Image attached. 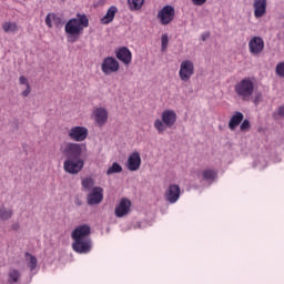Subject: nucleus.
Wrapping results in <instances>:
<instances>
[{"mask_svg":"<svg viewBox=\"0 0 284 284\" xmlns=\"http://www.w3.org/2000/svg\"><path fill=\"white\" fill-rule=\"evenodd\" d=\"M90 234H92V229L88 224L79 225L72 231L73 252H77V254H88L92 250V240L89 237Z\"/></svg>","mask_w":284,"mask_h":284,"instance_id":"obj_1","label":"nucleus"},{"mask_svg":"<svg viewBox=\"0 0 284 284\" xmlns=\"http://www.w3.org/2000/svg\"><path fill=\"white\" fill-rule=\"evenodd\" d=\"M85 28H90V19L85 13H77V18L68 20L64 26L68 43H77Z\"/></svg>","mask_w":284,"mask_h":284,"instance_id":"obj_2","label":"nucleus"},{"mask_svg":"<svg viewBox=\"0 0 284 284\" xmlns=\"http://www.w3.org/2000/svg\"><path fill=\"white\" fill-rule=\"evenodd\" d=\"M176 119V112L172 109H166L162 112L161 119H156L153 125L159 134H163L165 130L174 128Z\"/></svg>","mask_w":284,"mask_h":284,"instance_id":"obj_3","label":"nucleus"},{"mask_svg":"<svg viewBox=\"0 0 284 284\" xmlns=\"http://www.w3.org/2000/svg\"><path fill=\"white\" fill-rule=\"evenodd\" d=\"M236 97L244 102L251 101L254 94V79L244 78L234 85Z\"/></svg>","mask_w":284,"mask_h":284,"instance_id":"obj_4","label":"nucleus"},{"mask_svg":"<svg viewBox=\"0 0 284 284\" xmlns=\"http://www.w3.org/2000/svg\"><path fill=\"white\" fill-rule=\"evenodd\" d=\"M83 150H85V145L77 142H67L64 146L61 148L62 154H64L67 159H81Z\"/></svg>","mask_w":284,"mask_h":284,"instance_id":"obj_5","label":"nucleus"},{"mask_svg":"<svg viewBox=\"0 0 284 284\" xmlns=\"http://www.w3.org/2000/svg\"><path fill=\"white\" fill-rule=\"evenodd\" d=\"M85 162L81 158H67L63 163V170L67 174H79L83 170Z\"/></svg>","mask_w":284,"mask_h":284,"instance_id":"obj_6","label":"nucleus"},{"mask_svg":"<svg viewBox=\"0 0 284 284\" xmlns=\"http://www.w3.org/2000/svg\"><path fill=\"white\" fill-rule=\"evenodd\" d=\"M101 70L105 74V77H110V74H115L121 70V64L114 57H106L102 60Z\"/></svg>","mask_w":284,"mask_h":284,"instance_id":"obj_7","label":"nucleus"},{"mask_svg":"<svg viewBox=\"0 0 284 284\" xmlns=\"http://www.w3.org/2000/svg\"><path fill=\"white\" fill-rule=\"evenodd\" d=\"M176 17V11L174 7L166 4L158 12V19L161 26H170L174 18Z\"/></svg>","mask_w":284,"mask_h":284,"instance_id":"obj_8","label":"nucleus"},{"mask_svg":"<svg viewBox=\"0 0 284 284\" xmlns=\"http://www.w3.org/2000/svg\"><path fill=\"white\" fill-rule=\"evenodd\" d=\"M179 77L184 83L190 81L192 77H194V62L191 60H183L180 64Z\"/></svg>","mask_w":284,"mask_h":284,"instance_id":"obj_9","label":"nucleus"},{"mask_svg":"<svg viewBox=\"0 0 284 284\" xmlns=\"http://www.w3.org/2000/svg\"><path fill=\"white\" fill-rule=\"evenodd\" d=\"M90 132L88 131V128L85 126H72L68 131V136L71 141H74L75 143H82V141H85L88 139Z\"/></svg>","mask_w":284,"mask_h":284,"instance_id":"obj_10","label":"nucleus"},{"mask_svg":"<svg viewBox=\"0 0 284 284\" xmlns=\"http://www.w3.org/2000/svg\"><path fill=\"white\" fill-rule=\"evenodd\" d=\"M265 50V41L258 36H254L248 41V52L252 57H261V53Z\"/></svg>","mask_w":284,"mask_h":284,"instance_id":"obj_11","label":"nucleus"},{"mask_svg":"<svg viewBox=\"0 0 284 284\" xmlns=\"http://www.w3.org/2000/svg\"><path fill=\"white\" fill-rule=\"evenodd\" d=\"M87 203L88 205H99L100 203H103V187H93L87 196Z\"/></svg>","mask_w":284,"mask_h":284,"instance_id":"obj_12","label":"nucleus"},{"mask_svg":"<svg viewBox=\"0 0 284 284\" xmlns=\"http://www.w3.org/2000/svg\"><path fill=\"white\" fill-rule=\"evenodd\" d=\"M164 199L165 201H168V203H176V201L181 199V186H179L178 184L169 185L164 193Z\"/></svg>","mask_w":284,"mask_h":284,"instance_id":"obj_13","label":"nucleus"},{"mask_svg":"<svg viewBox=\"0 0 284 284\" xmlns=\"http://www.w3.org/2000/svg\"><path fill=\"white\" fill-rule=\"evenodd\" d=\"M115 57L124 65H130L132 63V51L128 47H121L115 50Z\"/></svg>","mask_w":284,"mask_h":284,"instance_id":"obj_14","label":"nucleus"},{"mask_svg":"<svg viewBox=\"0 0 284 284\" xmlns=\"http://www.w3.org/2000/svg\"><path fill=\"white\" fill-rule=\"evenodd\" d=\"M130 207H132V202L128 199H122L120 203L115 206V216L118 219H123L126 214H130Z\"/></svg>","mask_w":284,"mask_h":284,"instance_id":"obj_15","label":"nucleus"},{"mask_svg":"<svg viewBox=\"0 0 284 284\" xmlns=\"http://www.w3.org/2000/svg\"><path fill=\"white\" fill-rule=\"evenodd\" d=\"M253 10L255 19H262L267 14V0H253Z\"/></svg>","mask_w":284,"mask_h":284,"instance_id":"obj_16","label":"nucleus"},{"mask_svg":"<svg viewBox=\"0 0 284 284\" xmlns=\"http://www.w3.org/2000/svg\"><path fill=\"white\" fill-rule=\"evenodd\" d=\"M126 168L130 172H136L141 168V154L139 152H133L126 162Z\"/></svg>","mask_w":284,"mask_h":284,"instance_id":"obj_17","label":"nucleus"},{"mask_svg":"<svg viewBox=\"0 0 284 284\" xmlns=\"http://www.w3.org/2000/svg\"><path fill=\"white\" fill-rule=\"evenodd\" d=\"M93 116H94L95 123L100 128H102V125H105V123H108V110L103 108H95L93 110Z\"/></svg>","mask_w":284,"mask_h":284,"instance_id":"obj_18","label":"nucleus"},{"mask_svg":"<svg viewBox=\"0 0 284 284\" xmlns=\"http://www.w3.org/2000/svg\"><path fill=\"white\" fill-rule=\"evenodd\" d=\"M116 12H119V8H116V6H111L106 10L105 16L101 18V23L103 26H109V23H112V21H114V17H116Z\"/></svg>","mask_w":284,"mask_h":284,"instance_id":"obj_19","label":"nucleus"},{"mask_svg":"<svg viewBox=\"0 0 284 284\" xmlns=\"http://www.w3.org/2000/svg\"><path fill=\"white\" fill-rule=\"evenodd\" d=\"M243 119H245V116L243 115L242 112L236 111L232 118L229 121V130H236V128H239V125H241V123H243Z\"/></svg>","mask_w":284,"mask_h":284,"instance_id":"obj_20","label":"nucleus"},{"mask_svg":"<svg viewBox=\"0 0 284 284\" xmlns=\"http://www.w3.org/2000/svg\"><path fill=\"white\" fill-rule=\"evenodd\" d=\"M44 22L48 28H52V23L55 24L57 28H59V26L63 23V20L55 13H48Z\"/></svg>","mask_w":284,"mask_h":284,"instance_id":"obj_21","label":"nucleus"},{"mask_svg":"<svg viewBox=\"0 0 284 284\" xmlns=\"http://www.w3.org/2000/svg\"><path fill=\"white\" fill-rule=\"evenodd\" d=\"M216 176H219V172L214 169H205L202 171V179L204 181H216Z\"/></svg>","mask_w":284,"mask_h":284,"instance_id":"obj_22","label":"nucleus"},{"mask_svg":"<svg viewBox=\"0 0 284 284\" xmlns=\"http://www.w3.org/2000/svg\"><path fill=\"white\" fill-rule=\"evenodd\" d=\"M21 278V272L17 268H10L8 272V283L14 284Z\"/></svg>","mask_w":284,"mask_h":284,"instance_id":"obj_23","label":"nucleus"},{"mask_svg":"<svg viewBox=\"0 0 284 284\" xmlns=\"http://www.w3.org/2000/svg\"><path fill=\"white\" fill-rule=\"evenodd\" d=\"M19 83H20V85H26V90L22 91L21 95L30 97V92H32V89L30 88V82L28 81V78H26L24 75H21L19 78Z\"/></svg>","mask_w":284,"mask_h":284,"instance_id":"obj_24","label":"nucleus"},{"mask_svg":"<svg viewBox=\"0 0 284 284\" xmlns=\"http://www.w3.org/2000/svg\"><path fill=\"white\" fill-rule=\"evenodd\" d=\"M27 258V265L30 268L31 272H34L37 270L38 261L37 257L30 253H26Z\"/></svg>","mask_w":284,"mask_h":284,"instance_id":"obj_25","label":"nucleus"},{"mask_svg":"<svg viewBox=\"0 0 284 284\" xmlns=\"http://www.w3.org/2000/svg\"><path fill=\"white\" fill-rule=\"evenodd\" d=\"M143 3H145V0H128L129 9L132 12L141 10L143 8Z\"/></svg>","mask_w":284,"mask_h":284,"instance_id":"obj_26","label":"nucleus"},{"mask_svg":"<svg viewBox=\"0 0 284 284\" xmlns=\"http://www.w3.org/2000/svg\"><path fill=\"white\" fill-rule=\"evenodd\" d=\"M0 219L1 221H8L12 219V210L6 209V206L0 207Z\"/></svg>","mask_w":284,"mask_h":284,"instance_id":"obj_27","label":"nucleus"},{"mask_svg":"<svg viewBox=\"0 0 284 284\" xmlns=\"http://www.w3.org/2000/svg\"><path fill=\"white\" fill-rule=\"evenodd\" d=\"M2 30H4V32H17V30H19V26H17L16 22H4L2 24Z\"/></svg>","mask_w":284,"mask_h":284,"instance_id":"obj_28","label":"nucleus"},{"mask_svg":"<svg viewBox=\"0 0 284 284\" xmlns=\"http://www.w3.org/2000/svg\"><path fill=\"white\" fill-rule=\"evenodd\" d=\"M121 172H123V168L120 166V164L116 162H114L112 166L106 170L108 176H110L111 174H119Z\"/></svg>","mask_w":284,"mask_h":284,"instance_id":"obj_29","label":"nucleus"},{"mask_svg":"<svg viewBox=\"0 0 284 284\" xmlns=\"http://www.w3.org/2000/svg\"><path fill=\"white\" fill-rule=\"evenodd\" d=\"M93 185H94V180H92L91 178L82 179V187H83V190H92Z\"/></svg>","mask_w":284,"mask_h":284,"instance_id":"obj_30","label":"nucleus"},{"mask_svg":"<svg viewBox=\"0 0 284 284\" xmlns=\"http://www.w3.org/2000/svg\"><path fill=\"white\" fill-rule=\"evenodd\" d=\"M170 43V38H168V33L162 34L161 37V50L165 52L168 50V44Z\"/></svg>","mask_w":284,"mask_h":284,"instance_id":"obj_31","label":"nucleus"},{"mask_svg":"<svg viewBox=\"0 0 284 284\" xmlns=\"http://www.w3.org/2000/svg\"><path fill=\"white\" fill-rule=\"evenodd\" d=\"M275 72H276L277 77L284 78V62L277 63Z\"/></svg>","mask_w":284,"mask_h":284,"instance_id":"obj_32","label":"nucleus"},{"mask_svg":"<svg viewBox=\"0 0 284 284\" xmlns=\"http://www.w3.org/2000/svg\"><path fill=\"white\" fill-rule=\"evenodd\" d=\"M250 128H252V125L250 124V120H244L242 122V124L240 125V130L242 132H245L246 130H250Z\"/></svg>","mask_w":284,"mask_h":284,"instance_id":"obj_33","label":"nucleus"},{"mask_svg":"<svg viewBox=\"0 0 284 284\" xmlns=\"http://www.w3.org/2000/svg\"><path fill=\"white\" fill-rule=\"evenodd\" d=\"M193 6H205V3H207V0H191Z\"/></svg>","mask_w":284,"mask_h":284,"instance_id":"obj_34","label":"nucleus"},{"mask_svg":"<svg viewBox=\"0 0 284 284\" xmlns=\"http://www.w3.org/2000/svg\"><path fill=\"white\" fill-rule=\"evenodd\" d=\"M277 114H278V116H284V105L278 106Z\"/></svg>","mask_w":284,"mask_h":284,"instance_id":"obj_35","label":"nucleus"},{"mask_svg":"<svg viewBox=\"0 0 284 284\" xmlns=\"http://www.w3.org/2000/svg\"><path fill=\"white\" fill-rule=\"evenodd\" d=\"M207 37H210V34L203 36V41H205Z\"/></svg>","mask_w":284,"mask_h":284,"instance_id":"obj_36","label":"nucleus"}]
</instances>
